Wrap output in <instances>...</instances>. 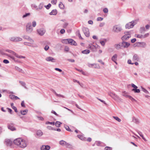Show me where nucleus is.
I'll use <instances>...</instances> for the list:
<instances>
[{
  "label": "nucleus",
  "mask_w": 150,
  "mask_h": 150,
  "mask_svg": "<svg viewBox=\"0 0 150 150\" xmlns=\"http://www.w3.org/2000/svg\"><path fill=\"white\" fill-rule=\"evenodd\" d=\"M115 48L119 50L121 48V44L120 45H119L118 44H116L115 45Z\"/></svg>",
  "instance_id": "nucleus-45"
},
{
  "label": "nucleus",
  "mask_w": 150,
  "mask_h": 150,
  "mask_svg": "<svg viewBox=\"0 0 150 150\" xmlns=\"http://www.w3.org/2000/svg\"><path fill=\"white\" fill-rule=\"evenodd\" d=\"M136 46L139 47H144L146 46L144 42H138L136 43Z\"/></svg>",
  "instance_id": "nucleus-12"
},
{
  "label": "nucleus",
  "mask_w": 150,
  "mask_h": 150,
  "mask_svg": "<svg viewBox=\"0 0 150 150\" xmlns=\"http://www.w3.org/2000/svg\"><path fill=\"white\" fill-rule=\"evenodd\" d=\"M49 46L47 45H46L45 46L44 48V49L45 51H47L49 49Z\"/></svg>",
  "instance_id": "nucleus-64"
},
{
  "label": "nucleus",
  "mask_w": 150,
  "mask_h": 150,
  "mask_svg": "<svg viewBox=\"0 0 150 150\" xmlns=\"http://www.w3.org/2000/svg\"><path fill=\"white\" fill-rule=\"evenodd\" d=\"M10 40L13 42L20 41L22 40V39L19 37H13L9 38Z\"/></svg>",
  "instance_id": "nucleus-9"
},
{
  "label": "nucleus",
  "mask_w": 150,
  "mask_h": 150,
  "mask_svg": "<svg viewBox=\"0 0 150 150\" xmlns=\"http://www.w3.org/2000/svg\"><path fill=\"white\" fill-rule=\"evenodd\" d=\"M138 21V19H136L132 21L131 22L128 23L125 25V28L126 29H129L133 28L134 26L137 23Z\"/></svg>",
  "instance_id": "nucleus-2"
},
{
  "label": "nucleus",
  "mask_w": 150,
  "mask_h": 150,
  "mask_svg": "<svg viewBox=\"0 0 150 150\" xmlns=\"http://www.w3.org/2000/svg\"><path fill=\"white\" fill-rule=\"evenodd\" d=\"M57 0H52L51 1V3L53 4H56L57 3Z\"/></svg>",
  "instance_id": "nucleus-57"
},
{
  "label": "nucleus",
  "mask_w": 150,
  "mask_h": 150,
  "mask_svg": "<svg viewBox=\"0 0 150 150\" xmlns=\"http://www.w3.org/2000/svg\"><path fill=\"white\" fill-rule=\"evenodd\" d=\"M26 27V31L28 33H30L33 31V29L30 23H28Z\"/></svg>",
  "instance_id": "nucleus-8"
},
{
  "label": "nucleus",
  "mask_w": 150,
  "mask_h": 150,
  "mask_svg": "<svg viewBox=\"0 0 150 150\" xmlns=\"http://www.w3.org/2000/svg\"><path fill=\"white\" fill-rule=\"evenodd\" d=\"M57 11L56 9L52 10V11L50 13V15H56L57 14Z\"/></svg>",
  "instance_id": "nucleus-26"
},
{
  "label": "nucleus",
  "mask_w": 150,
  "mask_h": 150,
  "mask_svg": "<svg viewBox=\"0 0 150 150\" xmlns=\"http://www.w3.org/2000/svg\"><path fill=\"white\" fill-rule=\"evenodd\" d=\"M103 11L105 13H107L108 12V9L107 8H105L103 9Z\"/></svg>",
  "instance_id": "nucleus-62"
},
{
  "label": "nucleus",
  "mask_w": 150,
  "mask_h": 150,
  "mask_svg": "<svg viewBox=\"0 0 150 150\" xmlns=\"http://www.w3.org/2000/svg\"><path fill=\"white\" fill-rule=\"evenodd\" d=\"M122 95L125 97L128 98H129V96H130L128 95L127 93H126L125 91L123 92Z\"/></svg>",
  "instance_id": "nucleus-30"
},
{
  "label": "nucleus",
  "mask_w": 150,
  "mask_h": 150,
  "mask_svg": "<svg viewBox=\"0 0 150 150\" xmlns=\"http://www.w3.org/2000/svg\"><path fill=\"white\" fill-rule=\"evenodd\" d=\"M59 144L64 146L67 148H70L71 147V145L69 143H67L66 141L62 140L59 141Z\"/></svg>",
  "instance_id": "nucleus-4"
},
{
  "label": "nucleus",
  "mask_w": 150,
  "mask_h": 150,
  "mask_svg": "<svg viewBox=\"0 0 150 150\" xmlns=\"http://www.w3.org/2000/svg\"><path fill=\"white\" fill-rule=\"evenodd\" d=\"M103 19V18L101 17H99L97 18V21H102Z\"/></svg>",
  "instance_id": "nucleus-63"
},
{
  "label": "nucleus",
  "mask_w": 150,
  "mask_h": 150,
  "mask_svg": "<svg viewBox=\"0 0 150 150\" xmlns=\"http://www.w3.org/2000/svg\"><path fill=\"white\" fill-rule=\"evenodd\" d=\"M113 30L114 32L118 33L121 31L122 28L120 25H116L113 27Z\"/></svg>",
  "instance_id": "nucleus-6"
},
{
  "label": "nucleus",
  "mask_w": 150,
  "mask_h": 150,
  "mask_svg": "<svg viewBox=\"0 0 150 150\" xmlns=\"http://www.w3.org/2000/svg\"><path fill=\"white\" fill-rule=\"evenodd\" d=\"M131 85L133 88H134V89H137L138 88L137 86L135 85L134 84L132 83Z\"/></svg>",
  "instance_id": "nucleus-58"
},
{
  "label": "nucleus",
  "mask_w": 150,
  "mask_h": 150,
  "mask_svg": "<svg viewBox=\"0 0 150 150\" xmlns=\"http://www.w3.org/2000/svg\"><path fill=\"white\" fill-rule=\"evenodd\" d=\"M24 44L25 45H28V46H32V47H37V46L36 45H33L32 44H30V43H28L27 42H24Z\"/></svg>",
  "instance_id": "nucleus-25"
},
{
  "label": "nucleus",
  "mask_w": 150,
  "mask_h": 150,
  "mask_svg": "<svg viewBox=\"0 0 150 150\" xmlns=\"http://www.w3.org/2000/svg\"><path fill=\"white\" fill-rule=\"evenodd\" d=\"M62 123L60 122L59 121H57L55 123V125L57 127H59L60 126V125Z\"/></svg>",
  "instance_id": "nucleus-39"
},
{
  "label": "nucleus",
  "mask_w": 150,
  "mask_h": 150,
  "mask_svg": "<svg viewBox=\"0 0 150 150\" xmlns=\"http://www.w3.org/2000/svg\"><path fill=\"white\" fill-rule=\"evenodd\" d=\"M45 60L48 62H55L56 60L51 57H49L46 58Z\"/></svg>",
  "instance_id": "nucleus-16"
},
{
  "label": "nucleus",
  "mask_w": 150,
  "mask_h": 150,
  "mask_svg": "<svg viewBox=\"0 0 150 150\" xmlns=\"http://www.w3.org/2000/svg\"><path fill=\"white\" fill-rule=\"evenodd\" d=\"M15 69L17 71H19V72H23V71L21 68H19L18 67L16 66L15 67Z\"/></svg>",
  "instance_id": "nucleus-35"
},
{
  "label": "nucleus",
  "mask_w": 150,
  "mask_h": 150,
  "mask_svg": "<svg viewBox=\"0 0 150 150\" xmlns=\"http://www.w3.org/2000/svg\"><path fill=\"white\" fill-rule=\"evenodd\" d=\"M125 35L123 36L121 39L123 40H127L129 38L131 37V32H126L125 33Z\"/></svg>",
  "instance_id": "nucleus-5"
},
{
  "label": "nucleus",
  "mask_w": 150,
  "mask_h": 150,
  "mask_svg": "<svg viewBox=\"0 0 150 150\" xmlns=\"http://www.w3.org/2000/svg\"><path fill=\"white\" fill-rule=\"evenodd\" d=\"M112 148L111 147L106 146L104 148V150H112Z\"/></svg>",
  "instance_id": "nucleus-51"
},
{
  "label": "nucleus",
  "mask_w": 150,
  "mask_h": 150,
  "mask_svg": "<svg viewBox=\"0 0 150 150\" xmlns=\"http://www.w3.org/2000/svg\"><path fill=\"white\" fill-rule=\"evenodd\" d=\"M37 32L39 35L42 36L45 33L46 30L44 29L41 28L37 30Z\"/></svg>",
  "instance_id": "nucleus-10"
},
{
  "label": "nucleus",
  "mask_w": 150,
  "mask_h": 150,
  "mask_svg": "<svg viewBox=\"0 0 150 150\" xmlns=\"http://www.w3.org/2000/svg\"><path fill=\"white\" fill-rule=\"evenodd\" d=\"M19 82L20 83L22 86H24V87L25 88H26V84H25V83L23 81H20Z\"/></svg>",
  "instance_id": "nucleus-40"
},
{
  "label": "nucleus",
  "mask_w": 150,
  "mask_h": 150,
  "mask_svg": "<svg viewBox=\"0 0 150 150\" xmlns=\"http://www.w3.org/2000/svg\"><path fill=\"white\" fill-rule=\"evenodd\" d=\"M76 33H77L79 37V38L82 39L83 38L81 36L80 33L79 31V30L77 31L76 32Z\"/></svg>",
  "instance_id": "nucleus-52"
},
{
  "label": "nucleus",
  "mask_w": 150,
  "mask_h": 150,
  "mask_svg": "<svg viewBox=\"0 0 150 150\" xmlns=\"http://www.w3.org/2000/svg\"><path fill=\"white\" fill-rule=\"evenodd\" d=\"M43 4L42 3H40L38 6V8H37V9H41L43 8Z\"/></svg>",
  "instance_id": "nucleus-47"
},
{
  "label": "nucleus",
  "mask_w": 150,
  "mask_h": 150,
  "mask_svg": "<svg viewBox=\"0 0 150 150\" xmlns=\"http://www.w3.org/2000/svg\"><path fill=\"white\" fill-rule=\"evenodd\" d=\"M88 67L91 68H95L100 69V66L97 64H91L90 63L88 64Z\"/></svg>",
  "instance_id": "nucleus-11"
},
{
  "label": "nucleus",
  "mask_w": 150,
  "mask_h": 150,
  "mask_svg": "<svg viewBox=\"0 0 150 150\" xmlns=\"http://www.w3.org/2000/svg\"><path fill=\"white\" fill-rule=\"evenodd\" d=\"M117 55L116 54H114L113 56L112 57L111 59L113 62H115V61L117 60Z\"/></svg>",
  "instance_id": "nucleus-24"
},
{
  "label": "nucleus",
  "mask_w": 150,
  "mask_h": 150,
  "mask_svg": "<svg viewBox=\"0 0 150 150\" xmlns=\"http://www.w3.org/2000/svg\"><path fill=\"white\" fill-rule=\"evenodd\" d=\"M32 25L33 27H35L36 26V22L34 21H33L32 22Z\"/></svg>",
  "instance_id": "nucleus-60"
},
{
  "label": "nucleus",
  "mask_w": 150,
  "mask_h": 150,
  "mask_svg": "<svg viewBox=\"0 0 150 150\" xmlns=\"http://www.w3.org/2000/svg\"><path fill=\"white\" fill-rule=\"evenodd\" d=\"M59 6L61 9H63L64 8V6L62 2H59Z\"/></svg>",
  "instance_id": "nucleus-37"
},
{
  "label": "nucleus",
  "mask_w": 150,
  "mask_h": 150,
  "mask_svg": "<svg viewBox=\"0 0 150 150\" xmlns=\"http://www.w3.org/2000/svg\"><path fill=\"white\" fill-rule=\"evenodd\" d=\"M15 97V96L12 95H11L9 96L10 98L12 99H14Z\"/></svg>",
  "instance_id": "nucleus-61"
},
{
  "label": "nucleus",
  "mask_w": 150,
  "mask_h": 150,
  "mask_svg": "<svg viewBox=\"0 0 150 150\" xmlns=\"http://www.w3.org/2000/svg\"><path fill=\"white\" fill-rule=\"evenodd\" d=\"M64 127L66 129V130L70 132H72V131L70 129L69 127L66 125H64Z\"/></svg>",
  "instance_id": "nucleus-38"
},
{
  "label": "nucleus",
  "mask_w": 150,
  "mask_h": 150,
  "mask_svg": "<svg viewBox=\"0 0 150 150\" xmlns=\"http://www.w3.org/2000/svg\"><path fill=\"white\" fill-rule=\"evenodd\" d=\"M95 144L98 146H105L104 143L100 141H96Z\"/></svg>",
  "instance_id": "nucleus-17"
},
{
  "label": "nucleus",
  "mask_w": 150,
  "mask_h": 150,
  "mask_svg": "<svg viewBox=\"0 0 150 150\" xmlns=\"http://www.w3.org/2000/svg\"><path fill=\"white\" fill-rule=\"evenodd\" d=\"M132 91H133L135 93H139L140 92V90L139 89H132Z\"/></svg>",
  "instance_id": "nucleus-42"
},
{
  "label": "nucleus",
  "mask_w": 150,
  "mask_h": 150,
  "mask_svg": "<svg viewBox=\"0 0 150 150\" xmlns=\"http://www.w3.org/2000/svg\"><path fill=\"white\" fill-rule=\"evenodd\" d=\"M5 55H6V56H8V57H9L10 58H11L14 61L16 62H18V60H16L15 58L14 57H13V56H11L10 55H8V54H6Z\"/></svg>",
  "instance_id": "nucleus-34"
},
{
  "label": "nucleus",
  "mask_w": 150,
  "mask_h": 150,
  "mask_svg": "<svg viewBox=\"0 0 150 150\" xmlns=\"http://www.w3.org/2000/svg\"><path fill=\"white\" fill-rule=\"evenodd\" d=\"M56 96H57V97H61L62 98H65V97L63 95H61L60 94H58L57 93V94H56Z\"/></svg>",
  "instance_id": "nucleus-56"
},
{
  "label": "nucleus",
  "mask_w": 150,
  "mask_h": 150,
  "mask_svg": "<svg viewBox=\"0 0 150 150\" xmlns=\"http://www.w3.org/2000/svg\"><path fill=\"white\" fill-rule=\"evenodd\" d=\"M141 88L142 89V90L145 93H146V94H149V92L146 90L145 88H144L141 87Z\"/></svg>",
  "instance_id": "nucleus-44"
},
{
  "label": "nucleus",
  "mask_w": 150,
  "mask_h": 150,
  "mask_svg": "<svg viewBox=\"0 0 150 150\" xmlns=\"http://www.w3.org/2000/svg\"><path fill=\"white\" fill-rule=\"evenodd\" d=\"M47 128L50 130H56V129H54L51 126H47Z\"/></svg>",
  "instance_id": "nucleus-48"
},
{
  "label": "nucleus",
  "mask_w": 150,
  "mask_h": 150,
  "mask_svg": "<svg viewBox=\"0 0 150 150\" xmlns=\"http://www.w3.org/2000/svg\"><path fill=\"white\" fill-rule=\"evenodd\" d=\"M50 148V146H42L41 148V150H49Z\"/></svg>",
  "instance_id": "nucleus-18"
},
{
  "label": "nucleus",
  "mask_w": 150,
  "mask_h": 150,
  "mask_svg": "<svg viewBox=\"0 0 150 150\" xmlns=\"http://www.w3.org/2000/svg\"><path fill=\"white\" fill-rule=\"evenodd\" d=\"M77 137L82 140H84L86 139V138L82 135H78Z\"/></svg>",
  "instance_id": "nucleus-33"
},
{
  "label": "nucleus",
  "mask_w": 150,
  "mask_h": 150,
  "mask_svg": "<svg viewBox=\"0 0 150 150\" xmlns=\"http://www.w3.org/2000/svg\"><path fill=\"white\" fill-rule=\"evenodd\" d=\"M107 42V40L106 39H104L103 40H100V43L103 46H104L105 45V43Z\"/></svg>",
  "instance_id": "nucleus-27"
},
{
  "label": "nucleus",
  "mask_w": 150,
  "mask_h": 150,
  "mask_svg": "<svg viewBox=\"0 0 150 150\" xmlns=\"http://www.w3.org/2000/svg\"><path fill=\"white\" fill-rule=\"evenodd\" d=\"M135 37L138 38L143 39V35L142 34H135Z\"/></svg>",
  "instance_id": "nucleus-36"
},
{
  "label": "nucleus",
  "mask_w": 150,
  "mask_h": 150,
  "mask_svg": "<svg viewBox=\"0 0 150 150\" xmlns=\"http://www.w3.org/2000/svg\"><path fill=\"white\" fill-rule=\"evenodd\" d=\"M108 95L116 100H120V98L115 93L111 92L108 93Z\"/></svg>",
  "instance_id": "nucleus-7"
},
{
  "label": "nucleus",
  "mask_w": 150,
  "mask_h": 150,
  "mask_svg": "<svg viewBox=\"0 0 150 150\" xmlns=\"http://www.w3.org/2000/svg\"><path fill=\"white\" fill-rule=\"evenodd\" d=\"M139 134L140 135V136L144 140H146V139L144 137L143 134H142V132H138Z\"/></svg>",
  "instance_id": "nucleus-46"
},
{
  "label": "nucleus",
  "mask_w": 150,
  "mask_h": 150,
  "mask_svg": "<svg viewBox=\"0 0 150 150\" xmlns=\"http://www.w3.org/2000/svg\"><path fill=\"white\" fill-rule=\"evenodd\" d=\"M81 52L83 54H87L90 53V51L88 50H86L82 51Z\"/></svg>",
  "instance_id": "nucleus-31"
},
{
  "label": "nucleus",
  "mask_w": 150,
  "mask_h": 150,
  "mask_svg": "<svg viewBox=\"0 0 150 150\" xmlns=\"http://www.w3.org/2000/svg\"><path fill=\"white\" fill-rule=\"evenodd\" d=\"M23 38L24 39L28 40V41H29L30 42H33V41L32 39L30 37H29L28 36L26 35H24L23 37Z\"/></svg>",
  "instance_id": "nucleus-21"
},
{
  "label": "nucleus",
  "mask_w": 150,
  "mask_h": 150,
  "mask_svg": "<svg viewBox=\"0 0 150 150\" xmlns=\"http://www.w3.org/2000/svg\"><path fill=\"white\" fill-rule=\"evenodd\" d=\"M51 4H49L47 5V6H45V7L47 9H49V8L51 6Z\"/></svg>",
  "instance_id": "nucleus-54"
},
{
  "label": "nucleus",
  "mask_w": 150,
  "mask_h": 150,
  "mask_svg": "<svg viewBox=\"0 0 150 150\" xmlns=\"http://www.w3.org/2000/svg\"><path fill=\"white\" fill-rule=\"evenodd\" d=\"M113 118H114V119L119 122H120L121 121V120L117 117L113 116Z\"/></svg>",
  "instance_id": "nucleus-50"
},
{
  "label": "nucleus",
  "mask_w": 150,
  "mask_h": 150,
  "mask_svg": "<svg viewBox=\"0 0 150 150\" xmlns=\"http://www.w3.org/2000/svg\"><path fill=\"white\" fill-rule=\"evenodd\" d=\"M12 142L9 139H6L5 141L6 144L7 146H10L11 145Z\"/></svg>",
  "instance_id": "nucleus-20"
},
{
  "label": "nucleus",
  "mask_w": 150,
  "mask_h": 150,
  "mask_svg": "<svg viewBox=\"0 0 150 150\" xmlns=\"http://www.w3.org/2000/svg\"><path fill=\"white\" fill-rule=\"evenodd\" d=\"M45 124L46 125L50 124L52 125H54L55 124V122H50L49 121H47L46 122Z\"/></svg>",
  "instance_id": "nucleus-43"
},
{
  "label": "nucleus",
  "mask_w": 150,
  "mask_h": 150,
  "mask_svg": "<svg viewBox=\"0 0 150 150\" xmlns=\"http://www.w3.org/2000/svg\"><path fill=\"white\" fill-rule=\"evenodd\" d=\"M8 129L12 131H14L16 130V128L14 127L13 123H10L8 125Z\"/></svg>",
  "instance_id": "nucleus-14"
},
{
  "label": "nucleus",
  "mask_w": 150,
  "mask_h": 150,
  "mask_svg": "<svg viewBox=\"0 0 150 150\" xmlns=\"http://www.w3.org/2000/svg\"><path fill=\"white\" fill-rule=\"evenodd\" d=\"M149 33H146L144 34V35H143V39L148 37L149 36Z\"/></svg>",
  "instance_id": "nucleus-55"
},
{
  "label": "nucleus",
  "mask_w": 150,
  "mask_h": 150,
  "mask_svg": "<svg viewBox=\"0 0 150 150\" xmlns=\"http://www.w3.org/2000/svg\"><path fill=\"white\" fill-rule=\"evenodd\" d=\"M43 132L40 130H38L37 132V135L38 136L41 137L43 135Z\"/></svg>",
  "instance_id": "nucleus-23"
},
{
  "label": "nucleus",
  "mask_w": 150,
  "mask_h": 150,
  "mask_svg": "<svg viewBox=\"0 0 150 150\" xmlns=\"http://www.w3.org/2000/svg\"><path fill=\"white\" fill-rule=\"evenodd\" d=\"M130 45V44L127 42L123 41L121 43V47L124 48H128Z\"/></svg>",
  "instance_id": "nucleus-15"
},
{
  "label": "nucleus",
  "mask_w": 150,
  "mask_h": 150,
  "mask_svg": "<svg viewBox=\"0 0 150 150\" xmlns=\"http://www.w3.org/2000/svg\"><path fill=\"white\" fill-rule=\"evenodd\" d=\"M84 34L87 37H88L89 36V32L88 29L86 28L83 27L82 28Z\"/></svg>",
  "instance_id": "nucleus-13"
},
{
  "label": "nucleus",
  "mask_w": 150,
  "mask_h": 150,
  "mask_svg": "<svg viewBox=\"0 0 150 150\" xmlns=\"http://www.w3.org/2000/svg\"><path fill=\"white\" fill-rule=\"evenodd\" d=\"M16 57L20 58V59H24L25 58V57L24 56H23L21 55H19L18 54H17L15 52H14L13 54Z\"/></svg>",
  "instance_id": "nucleus-22"
},
{
  "label": "nucleus",
  "mask_w": 150,
  "mask_h": 150,
  "mask_svg": "<svg viewBox=\"0 0 150 150\" xmlns=\"http://www.w3.org/2000/svg\"><path fill=\"white\" fill-rule=\"evenodd\" d=\"M139 58L137 54H134L132 58V60L133 61H139Z\"/></svg>",
  "instance_id": "nucleus-19"
},
{
  "label": "nucleus",
  "mask_w": 150,
  "mask_h": 150,
  "mask_svg": "<svg viewBox=\"0 0 150 150\" xmlns=\"http://www.w3.org/2000/svg\"><path fill=\"white\" fill-rule=\"evenodd\" d=\"M140 31L141 33H142L143 32L145 31V28L144 27H141L140 28Z\"/></svg>",
  "instance_id": "nucleus-41"
},
{
  "label": "nucleus",
  "mask_w": 150,
  "mask_h": 150,
  "mask_svg": "<svg viewBox=\"0 0 150 150\" xmlns=\"http://www.w3.org/2000/svg\"><path fill=\"white\" fill-rule=\"evenodd\" d=\"M28 110H21L20 111L21 114L23 115H25L26 114Z\"/></svg>",
  "instance_id": "nucleus-28"
},
{
  "label": "nucleus",
  "mask_w": 150,
  "mask_h": 150,
  "mask_svg": "<svg viewBox=\"0 0 150 150\" xmlns=\"http://www.w3.org/2000/svg\"><path fill=\"white\" fill-rule=\"evenodd\" d=\"M5 51L6 52H8L12 54H13L15 52H14L12 50H5Z\"/></svg>",
  "instance_id": "nucleus-49"
},
{
  "label": "nucleus",
  "mask_w": 150,
  "mask_h": 150,
  "mask_svg": "<svg viewBox=\"0 0 150 150\" xmlns=\"http://www.w3.org/2000/svg\"><path fill=\"white\" fill-rule=\"evenodd\" d=\"M30 15V13H26L25 14L23 15L22 17L23 18H25L28 16H29Z\"/></svg>",
  "instance_id": "nucleus-53"
},
{
  "label": "nucleus",
  "mask_w": 150,
  "mask_h": 150,
  "mask_svg": "<svg viewBox=\"0 0 150 150\" xmlns=\"http://www.w3.org/2000/svg\"><path fill=\"white\" fill-rule=\"evenodd\" d=\"M14 104H13V103H11V107H12V108L15 111L17 112H18V111H17V108L14 106Z\"/></svg>",
  "instance_id": "nucleus-29"
},
{
  "label": "nucleus",
  "mask_w": 150,
  "mask_h": 150,
  "mask_svg": "<svg viewBox=\"0 0 150 150\" xmlns=\"http://www.w3.org/2000/svg\"><path fill=\"white\" fill-rule=\"evenodd\" d=\"M13 142L15 144L21 148H25L27 145L26 141L21 138L16 139L14 140Z\"/></svg>",
  "instance_id": "nucleus-1"
},
{
  "label": "nucleus",
  "mask_w": 150,
  "mask_h": 150,
  "mask_svg": "<svg viewBox=\"0 0 150 150\" xmlns=\"http://www.w3.org/2000/svg\"><path fill=\"white\" fill-rule=\"evenodd\" d=\"M62 42L63 43L66 44H71V45H76L77 43L73 40L71 39H68L63 40Z\"/></svg>",
  "instance_id": "nucleus-3"
},
{
  "label": "nucleus",
  "mask_w": 150,
  "mask_h": 150,
  "mask_svg": "<svg viewBox=\"0 0 150 150\" xmlns=\"http://www.w3.org/2000/svg\"><path fill=\"white\" fill-rule=\"evenodd\" d=\"M132 119V121L133 122L136 124H138L139 123L138 120L135 117H133Z\"/></svg>",
  "instance_id": "nucleus-32"
},
{
  "label": "nucleus",
  "mask_w": 150,
  "mask_h": 150,
  "mask_svg": "<svg viewBox=\"0 0 150 150\" xmlns=\"http://www.w3.org/2000/svg\"><path fill=\"white\" fill-rule=\"evenodd\" d=\"M129 99H130L132 101H136V100L134 98H133L131 96H129Z\"/></svg>",
  "instance_id": "nucleus-59"
}]
</instances>
